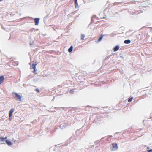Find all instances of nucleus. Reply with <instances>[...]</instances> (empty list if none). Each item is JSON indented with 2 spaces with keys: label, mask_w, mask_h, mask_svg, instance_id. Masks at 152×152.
I'll use <instances>...</instances> for the list:
<instances>
[{
  "label": "nucleus",
  "mask_w": 152,
  "mask_h": 152,
  "mask_svg": "<svg viewBox=\"0 0 152 152\" xmlns=\"http://www.w3.org/2000/svg\"><path fill=\"white\" fill-rule=\"evenodd\" d=\"M37 65V63L35 62V64H33L32 65L31 67L32 69H34L33 72L34 73H35V72L36 71V66Z\"/></svg>",
  "instance_id": "nucleus-3"
},
{
  "label": "nucleus",
  "mask_w": 152,
  "mask_h": 152,
  "mask_svg": "<svg viewBox=\"0 0 152 152\" xmlns=\"http://www.w3.org/2000/svg\"><path fill=\"white\" fill-rule=\"evenodd\" d=\"M147 148L148 149L149 148V147H147Z\"/></svg>",
  "instance_id": "nucleus-21"
},
{
  "label": "nucleus",
  "mask_w": 152,
  "mask_h": 152,
  "mask_svg": "<svg viewBox=\"0 0 152 152\" xmlns=\"http://www.w3.org/2000/svg\"><path fill=\"white\" fill-rule=\"evenodd\" d=\"M113 146L115 150H117L118 149V145L116 143H113Z\"/></svg>",
  "instance_id": "nucleus-7"
},
{
  "label": "nucleus",
  "mask_w": 152,
  "mask_h": 152,
  "mask_svg": "<svg viewBox=\"0 0 152 152\" xmlns=\"http://www.w3.org/2000/svg\"><path fill=\"white\" fill-rule=\"evenodd\" d=\"M133 97H131L130 98H129L128 99V102H130L132 101V100H133Z\"/></svg>",
  "instance_id": "nucleus-15"
},
{
  "label": "nucleus",
  "mask_w": 152,
  "mask_h": 152,
  "mask_svg": "<svg viewBox=\"0 0 152 152\" xmlns=\"http://www.w3.org/2000/svg\"><path fill=\"white\" fill-rule=\"evenodd\" d=\"M14 111V109H11L9 113V119L10 120H11L12 119V116Z\"/></svg>",
  "instance_id": "nucleus-2"
},
{
  "label": "nucleus",
  "mask_w": 152,
  "mask_h": 152,
  "mask_svg": "<svg viewBox=\"0 0 152 152\" xmlns=\"http://www.w3.org/2000/svg\"><path fill=\"white\" fill-rule=\"evenodd\" d=\"M4 78L3 76H1L0 77V85L3 82Z\"/></svg>",
  "instance_id": "nucleus-5"
},
{
  "label": "nucleus",
  "mask_w": 152,
  "mask_h": 152,
  "mask_svg": "<svg viewBox=\"0 0 152 152\" xmlns=\"http://www.w3.org/2000/svg\"><path fill=\"white\" fill-rule=\"evenodd\" d=\"M74 1L75 7L76 8L78 6L77 0H74Z\"/></svg>",
  "instance_id": "nucleus-9"
},
{
  "label": "nucleus",
  "mask_w": 152,
  "mask_h": 152,
  "mask_svg": "<svg viewBox=\"0 0 152 152\" xmlns=\"http://www.w3.org/2000/svg\"><path fill=\"white\" fill-rule=\"evenodd\" d=\"M73 50V46H71L70 48L68 49V51L69 52H72Z\"/></svg>",
  "instance_id": "nucleus-11"
},
{
  "label": "nucleus",
  "mask_w": 152,
  "mask_h": 152,
  "mask_svg": "<svg viewBox=\"0 0 152 152\" xmlns=\"http://www.w3.org/2000/svg\"><path fill=\"white\" fill-rule=\"evenodd\" d=\"M6 143L9 146H11L13 144V143L11 141H9L7 140H6Z\"/></svg>",
  "instance_id": "nucleus-6"
},
{
  "label": "nucleus",
  "mask_w": 152,
  "mask_h": 152,
  "mask_svg": "<svg viewBox=\"0 0 152 152\" xmlns=\"http://www.w3.org/2000/svg\"><path fill=\"white\" fill-rule=\"evenodd\" d=\"M35 91L37 92L38 93H39L40 92V91L38 88H37L35 89Z\"/></svg>",
  "instance_id": "nucleus-17"
},
{
  "label": "nucleus",
  "mask_w": 152,
  "mask_h": 152,
  "mask_svg": "<svg viewBox=\"0 0 152 152\" xmlns=\"http://www.w3.org/2000/svg\"><path fill=\"white\" fill-rule=\"evenodd\" d=\"M119 47L118 46H115L113 49V50L114 52H115L118 50Z\"/></svg>",
  "instance_id": "nucleus-8"
},
{
  "label": "nucleus",
  "mask_w": 152,
  "mask_h": 152,
  "mask_svg": "<svg viewBox=\"0 0 152 152\" xmlns=\"http://www.w3.org/2000/svg\"><path fill=\"white\" fill-rule=\"evenodd\" d=\"M131 42V41L129 40H125L124 41V43L125 44H129Z\"/></svg>",
  "instance_id": "nucleus-10"
},
{
  "label": "nucleus",
  "mask_w": 152,
  "mask_h": 152,
  "mask_svg": "<svg viewBox=\"0 0 152 152\" xmlns=\"http://www.w3.org/2000/svg\"><path fill=\"white\" fill-rule=\"evenodd\" d=\"M12 95L13 97L16 100H18L20 101H21V96L20 95L15 92L12 93Z\"/></svg>",
  "instance_id": "nucleus-1"
},
{
  "label": "nucleus",
  "mask_w": 152,
  "mask_h": 152,
  "mask_svg": "<svg viewBox=\"0 0 152 152\" xmlns=\"http://www.w3.org/2000/svg\"><path fill=\"white\" fill-rule=\"evenodd\" d=\"M74 92V89L71 90L69 91L70 93L71 94H72Z\"/></svg>",
  "instance_id": "nucleus-16"
},
{
  "label": "nucleus",
  "mask_w": 152,
  "mask_h": 152,
  "mask_svg": "<svg viewBox=\"0 0 152 152\" xmlns=\"http://www.w3.org/2000/svg\"><path fill=\"white\" fill-rule=\"evenodd\" d=\"M148 152H152V149H150L148 150Z\"/></svg>",
  "instance_id": "nucleus-18"
},
{
  "label": "nucleus",
  "mask_w": 152,
  "mask_h": 152,
  "mask_svg": "<svg viewBox=\"0 0 152 152\" xmlns=\"http://www.w3.org/2000/svg\"><path fill=\"white\" fill-rule=\"evenodd\" d=\"M4 138V140H6V139H7V137H5Z\"/></svg>",
  "instance_id": "nucleus-19"
},
{
  "label": "nucleus",
  "mask_w": 152,
  "mask_h": 152,
  "mask_svg": "<svg viewBox=\"0 0 152 152\" xmlns=\"http://www.w3.org/2000/svg\"><path fill=\"white\" fill-rule=\"evenodd\" d=\"M3 0H0V1H2Z\"/></svg>",
  "instance_id": "nucleus-20"
},
{
  "label": "nucleus",
  "mask_w": 152,
  "mask_h": 152,
  "mask_svg": "<svg viewBox=\"0 0 152 152\" xmlns=\"http://www.w3.org/2000/svg\"><path fill=\"white\" fill-rule=\"evenodd\" d=\"M85 37V36L83 34H82L81 35V40H83L84 39V38Z\"/></svg>",
  "instance_id": "nucleus-12"
},
{
  "label": "nucleus",
  "mask_w": 152,
  "mask_h": 152,
  "mask_svg": "<svg viewBox=\"0 0 152 152\" xmlns=\"http://www.w3.org/2000/svg\"><path fill=\"white\" fill-rule=\"evenodd\" d=\"M39 20V18H35L34 21H35V25H38Z\"/></svg>",
  "instance_id": "nucleus-4"
},
{
  "label": "nucleus",
  "mask_w": 152,
  "mask_h": 152,
  "mask_svg": "<svg viewBox=\"0 0 152 152\" xmlns=\"http://www.w3.org/2000/svg\"><path fill=\"white\" fill-rule=\"evenodd\" d=\"M103 37V35H101L100 37L98 39V42H100L101 41V40H102V39Z\"/></svg>",
  "instance_id": "nucleus-13"
},
{
  "label": "nucleus",
  "mask_w": 152,
  "mask_h": 152,
  "mask_svg": "<svg viewBox=\"0 0 152 152\" xmlns=\"http://www.w3.org/2000/svg\"><path fill=\"white\" fill-rule=\"evenodd\" d=\"M4 138L2 137H0V141L1 142H3L4 140Z\"/></svg>",
  "instance_id": "nucleus-14"
}]
</instances>
